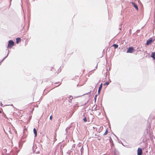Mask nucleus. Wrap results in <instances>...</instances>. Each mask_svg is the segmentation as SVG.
<instances>
[{"instance_id":"obj_17","label":"nucleus","mask_w":155,"mask_h":155,"mask_svg":"<svg viewBox=\"0 0 155 155\" xmlns=\"http://www.w3.org/2000/svg\"><path fill=\"white\" fill-rule=\"evenodd\" d=\"M1 112H2L0 110V113H1Z\"/></svg>"},{"instance_id":"obj_14","label":"nucleus","mask_w":155,"mask_h":155,"mask_svg":"<svg viewBox=\"0 0 155 155\" xmlns=\"http://www.w3.org/2000/svg\"><path fill=\"white\" fill-rule=\"evenodd\" d=\"M83 120L85 122H86L87 121V120L86 117H85L84 119Z\"/></svg>"},{"instance_id":"obj_1","label":"nucleus","mask_w":155,"mask_h":155,"mask_svg":"<svg viewBox=\"0 0 155 155\" xmlns=\"http://www.w3.org/2000/svg\"><path fill=\"white\" fill-rule=\"evenodd\" d=\"M14 45V42L12 40L8 41V44L7 46L8 48H11Z\"/></svg>"},{"instance_id":"obj_8","label":"nucleus","mask_w":155,"mask_h":155,"mask_svg":"<svg viewBox=\"0 0 155 155\" xmlns=\"http://www.w3.org/2000/svg\"><path fill=\"white\" fill-rule=\"evenodd\" d=\"M33 131H34V134H35V137H36L37 136V132L35 128H34Z\"/></svg>"},{"instance_id":"obj_11","label":"nucleus","mask_w":155,"mask_h":155,"mask_svg":"<svg viewBox=\"0 0 155 155\" xmlns=\"http://www.w3.org/2000/svg\"><path fill=\"white\" fill-rule=\"evenodd\" d=\"M19 42V38H17L16 39V42L17 44H18Z\"/></svg>"},{"instance_id":"obj_6","label":"nucleus","mask_w":155,"mask_h":155,"mask_svg":"<svg viewBox=\"0 0 155 155\" xmlns=\"http://www.w3.org/2000/svg\"><path fill=\"white\" fill-rule=\"evenodd\" d=\"M132 4L133 5L134 7L138 11V8L137 5L133 2H131Z\"/></svg>"},{"instance_id":"obj_5","label":"nucleus","mask_w":155,"mask_h":155,"mask_svg":"<svg viewBox=\"0 0 155 155\" xmlns=\"http://www.w3.org/2000/svg\"><path fill=\"white\" fill-rule=\"evenodd\" d=\"M102 83H101L100 85V86L99 87L98 90V93L99 94H100V92L101 90V89L102 87Z\"/></svg>"},{"instance_id":"obj_15","label":"nucleus","mask_w":155,"mask_h":155,"mask_svg":"<svg viewBox=\"0 0 155 155\" xmlns=\"http://www.w3.org/2000/svg\"><path fill=\"white\" fill-rule=\"evenodd\" d=\"M52 115H51L50 117V120H52Z\"/></svg>"},{"instance_id":"obj_2","label":"nucleus","mask_w":155,"mask_h":155,"mask_svg":"<svg viewBox=\"0 0 155 155\" xmlns=\"http://www.w3.org/2000/svg\"><path fill=\"white\" fill-rule=\"evenodd\" d=\"M134 51V48L131 47H130L127 51V53H132Z\"/></svg>"},{"instance_id":"obj_18","label":"nucleus","mask_w":155,"mask_h":155,"mask_svg":"<svg viewBox=\"0 0 155 155\" xmlns=\"http://www.w3.org/2000/svg\"><path fill=\"white\" fill-rule=\"evenodd\" d=\"M96 97V96H95V97Z\"/></svg>"},{"instance_id":"obj_10","label":"nucleus","mask_w":155,"mask_h":155,"mask_svg":"<svg viewBox=\"0 0 155 155\" xmlns=\"http://www.w3.org/2000/svg\"><path fill=\"white\" fill-rule=\"evenodd\" d=\"M112 46L114 47L115 49H116L118 48V45L117 44H114Z\"/></svg>"},{"instance_id":"obj_13","label":"nucleus","mask_w":155,"mask_h":155,"mask_svg":"<svg viewBox=\"0 0 155 155\" xmlns=\"http://www.w3.org/2000/svg\"><path fill=\"white\" fill-rule=\"evenodd\" d=\"M108 131L107 130H106V131L104 133V135H107V133H108Z\"/></svg>"},{"instance_id":"obj_3","label":"nucleus","mask_w":155,"mask_h":155,"mask_svg":"<svg viewBox=\"0 0 155 155\" xmlns=\"http://www.w3.org/2000/svg\"><path fill=\"white\" fill-rule=\"evenodd\" d=\"M142 151L141 148H139L137 150V155H141Z\"/></svg>"},{"instance_id":"obj_12","label":"nucleus","mask_w":155,"mask_h":155,"mask_svg":"<svg viewBox=\"0 0 155 155\" xmlns=\"http://www.w3.org/2000/svg\"><path fill=\"white\" fill-rule=\"evenodd\" d=\"M109 84V83L108 82H106L104 84V85L105 86V85H108Z\"/></svg>"},{"instance_id":"obj_16","label":"nucleus","mask_w":155,"mask_h":155,"mask_svg":"<svg viewBox=\"0 0 155 155\" xmlns=\"http://www.w3.org/2000/svg\"><path fill=\"white\" fill-rule=\"evenodd\" d=\"M4 117H6V118H7V117H6V116L5 115Z\"/></svg>"},{"instance_id":"obj_7","label":"nucleus","mask_w":155,"mask_h":155,"mask_svg":"<svg viewBox=\"0 0 155 155\" xmlns=\"http://www.w3.org/2000/svg\"><path fill=\"white\" fill-rule=\"evenodd\" d=\"M78 78H79V76H75L74 77H73V78L72 79L73 80H75V81H76L77 79H78Z\"/></svg>"},{"instance_id":"obj_19","label":"nucleus","mask_w":155,"mask_h":155,"mask_svg":"<svg viewBox=\"0 0 155 155\" xmlns=\"http://www.w3.org/2000/svg\"><path fill=\"white\" fill-rule=\"evenodd\" d=\"M2 104H1V106H2Z\"/></svg>"},{"instance_id":"obj_4","label":"nucleus","mask_w":155,"mask_h":155,"mask_svg":"<svg viewBox=\"0 0 155 155\" xmlns=\"http://www.w3.org/2000/svg\"><path fill=\"white\" fill-rule=\"evenodd\" d=\"M152 39L151 38H150V39L148 40L147 41L146 44L147 45H149L152 41Z\"/></svg>"},{"instance_id":"obj_9","label":"nucleus","mask_w":155,"mask_h":155,"mask_svg":"<svg viewBox=\"0 0 155 155\" xmlns=\"http://www.w3.org/2000/svg\"><path fill=\"white\" fill-rule=\"evenodd\" d=\"M151 57H152L153 59H155V53L154 52H152L151 53Z\"/></svg>"}]
</instances>
